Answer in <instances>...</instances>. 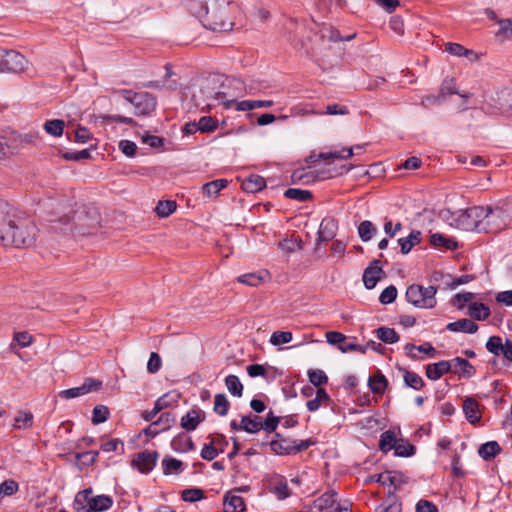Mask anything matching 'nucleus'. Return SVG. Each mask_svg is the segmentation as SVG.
Returning a JSON list of instances; mask_svg holds the SVG:
<instances>
[{"label":"nucleus","instance_id":"1","mask_svg":"<svg viewBox=\"0 0 512 512\" xmlns=\"http://www.w3.org/2000/svg\"><path fill=\"white\" fill-rule=\"evenodd\" d=\"M189 8L207 29L226 32L233 27L230 13L234 6L228 0H190Z\"/></svg>","mask_w":512,"mask_h":512},{"label":"nucleus","instance_id":"2","mask_svg":"<svg viewBox=\"0 0 512 512\" xmlns=\"http://www.w3.org/2000/svg\"><path fill=\"white\" fill-rule=\"evenodd\" d=\"M37 233L38 229L34 221L18 212L1 242L4 246L29 247L34 244Z\"/></svg>","mask_w":512,"mask_h":512},{"label":"nucleus","instance_id":"3","mask_svg":"<svg viewBox=\"0 0 512 512\" xmlns=\"http://www.w3.org/2000/svg\"><path fill=\"white\" fill-rule=\"evenodd\" d=\"M486 215V208L483 206H474L466 210H459L452 215L453 222L451 226L464 231H478L483 232L484 217Z\"/></svg>","mask_w":512,"mask_h":512},{"label":"nucleus","instance_id":"4","mask_svg":"<svg viewBox=\"0 0 512 512\" xmlns=\"http://www.w3.org/2000/svg\"><path fill=\"white\" fill-rule=\"evenodd\" d=\"M437 289L434 286L424 287L422 285L412 284L405 293L406 299L409 303L417 308L431 309L437 304L436 300Z\"/></svg>","mask_w":512,"mask_h":512},{"label":"nucleus","instance_id":"5","mask_svg":"<svg viewBox=\"0 0 512 512\" xmlns=\"http://www.w3.org/2000/svg\"><path fill=\"white\" fill-rule=\"evenodd\" d=\"M117 93L134 106L137 115L150 114L156 108V98L148 92H133L132 90L122 89Z\"/></svg>","mask_w":512,"mask_h":512},{"label":"nucleus","instance_id":"6","mask_svg":"<svg viewBox=\"0 0 512 512\" xmlns=\"http://www.w3.org/2000/svg\"><path fill=\"white\" fill-rule=\"evenodd\" d=\"M75 504L85 503L87 507H82L81 510L83 512H98L108 510L113 501L109 496L106 495H98L92 496V489H84L79 492L74 500Z\"/></svg>","mask_w":512,"mask_h":512},{"label":"nucleus","instance_id":"7","mask_svg":"<svg viewBox=\"0 0 512 512\" xmlns=\"http://www.w3.org/2000/svg\"><path fill=\"white\" fill-rule=\"evenodd\" d=\"M486 215L484 217L483 232L497 233L510 224V217L507 212L500 207H485Z\"/></svg>","mask_w":512,"mask_h":512},{"label":"nucleus","instance_id":"8","mask_svg":"<svg viewBox=\"0 0 512 512\" xmlns=\"http://www.w3.org/2000/svg\"><path fill=\"white\" fill-rule=\"evenodd\" d=\"M3 61L1 63V73L3 72H21L26 68V58L17 51L3 50Z\"/></svg>","mask_w":512,"mask_h":512},{"label":"nucleus","instance_id":"9","mask_svg":"<svg viewBox=\"0 0 512 512\" xmlns=\"http://www.w3.org/2000/svg\"><path fill=\"white\" fill-rule=\"evenodd\" d=\"M486 349L495 356H503L512 362V341L506 339L503 343L500 336H491L486 342Z\"/></svg>","mask_w":512,"mask_h":512},{"label":"nucleus","instance_id":"10","mask_svg":"<svg viewBox=\"0 0 512 512\" xmlns=\"http://www.w3.org/2000/svg\"><path fill=\"white\" fill-rule=\"evenodd\" d=\"M101 382L93 378H88L79 387H73L70 389L62 390L59 392V397L62 399H73L76 397L83 396L89 392L96 391L100 388Z\"/></svg>","mask_w":512,"mask_h":512},{"label":"nucleus","instance_id":"11","mask_svg":"<svg viewBox=\"0 0 512 512\" xmlns=\"http://www.w3.org/2000/svg\"><path fill=\"white\" fill-rule=\"evenodd\" d=\"M158 460L156 451H143L134 456L131 465L136 467L141 473H149L155 467Z\"/></svg>","mask_w":512,"mask_h":512},{"label":"nucleus","instance_id":"12","mask_svg":"<svg viewBox=\"0 0 512 512\" xmlns=\"http://www.w3.org/2000/svg\"><path fill=\"white\" fill-rule=\"evenodd\" d=\"M42 141V137L40 135V132L37 130H30L26 133L17 134V133H11L10 134V142L11 144H17V150L27 146V145H37Z\"/></svg>","mask_w":512,"mask_h":512},{"label":"nucleus","instance_id":"13","mask_svg":"<svg viewBox=\"0 0 512 512\" xmlns=\"http://www.w3.org/2000/svg\"><path fill=\"white\" fill-rule=\"evenodd\" d=\"M383 270L380 266L379 260H373L370 265L364 270L363 282L367 289H372L376 286L380 279Z\"/></svg>","mask_w":512,"mask_h":512},{"label":"nucleus","instance_id":"14","mask_svg":"<svg viewBox=\"0 0 512 512\" xmlns=\"http://www.w3.org/2000/svg\"><path fill=\"white\" fill-rule=\"evenodd\" d=\"M336 230L337 223L333 218L325 217L322 219L318 230V243L332 240L336 235Z\"/></svg>","mask_w":512,"mask_h":512},{"label":"nucleus","instance_id":"15","mask_svg":"<svg viewBox=\"0 0 512 512\" xmlns=\"http://www.w3.org/2000/svg\"><path fill=\"white\" fill-rule=\"evenodd\" d=\"M452 369L450 361H439L437 363L428 364L426 366V377L432 381L440 379L444 374H447Z\"/></svg>","mask_w":512,"mask_h":512},{"label":"nucleus","instance_id":"16","mask_svg":"<svg viewBox=\"0 0 512 512\" xmlns=\"http://www.w3.org/2000/svg\"><path fill=\"white\" fill-rule=\"evenodd\" d=\"M205 418L203 411L192 409L181 418V427L186 431H194Z\"/></svg>","mask_w":512,"mask_h":512},{"label":"nucleus","instance_id":"17","mask_svg":"<svg viewBox=\"0 0 512 512\" xmlns=\"http://www.w3.org/2000/svg\"><path fill=\"white\" fill-rule=\"evenodd\" d=\"M337 493L333 490L328 491L314 500L312 504V511L323 512L334 506L336 503Z\"/></svg>","mask_w":512,"mask_h":512},{"label":"nucleus","instance_id":"18","mask_svg":"<svg viewBox=\"0 0 512 512\" xmlns=\"http://www.w3.org/2000/svg\"><path fill=\"white\" fill-rule=\"evenodd\" d=\"M447 330L451 332H463L467 334H474L478 330V325L470 319L463 318L455 322H451L446 326Z\"/></svg>","mask_w":512,"mask_h":512},{"label":"nucleus","instance_id":"19","mask_svg":"<svg viewBox=\"0 0 512 512\" xmlns=\"http://www.w3.org/2000/svg\"><path fill=\"white\" fill-rule=\"evenodd\" d=\"M463 411L469 423L476 424L480 421L479 403L475 399L466 398L463 402Z\"/></svg>","mask_w":512,"mask_h":512},{"label":"nucleus","instance_id":"20","mask_svg":"<svg viewBox=\"0 0 512 512\" xmlns=\"http://www.w3.org/2000/svg\"><path fill=\"white\" fill-rule=\"evenodd\" d=\"M223 506L224 512H243L245 510L243 498L233 492H228L224 496Z\"/></svg>","mask_w":512,"mask_h":512},{"label":"nucleus","instance_id":"21","mask_svg":"<svg viewBox=\"0 0 512 512\" xmlns=\"http://www.w3.org/2000/svg\"><path fill=\"white\" fill-rule=\"evenodd\" d=\"M266 186L265 179L260 175H250L242 182V189L247 193H256Z\"/></svg>","mask_w":512,"mask_h":512},{"label":"nucleus","instance_id":"22","mask_svg":"<svg viewBox=\"0 0 512 512\" xmlns=\"http://www.w3.org/2000/svg\"><path fill=\"white\" fill-rule=\"evenodd\" d=\"M421 242V232L413 230L407 237L398 239L402 254H408L412 248Z\"/></svg>","mask_w":512,"mask_h":512},{"label":"nucleus","instance_id":"23","mask_svg":"<svg viewBox=\"0 0 512 512\" xmlns=\"http://www.w3.org/2000/svg\"><path fill=\"white\" fill-rule=\"evenodd\" d=\"M218 440L224 441L226 443V439L223 435H216L212 437L209 444H205L201 450V457L207 461H212L219 453L216 445L218 444Z\"/></svg>","mask_w":512,"mask_h":512},{"label":"nucleus","instance_id":"24","mask_svg":"<svg viewBox=\"0 0 512 512\" xmlns=\"http://www.w3.org/2000/svg\"><path fill=\"white\" fill-rule=\"evenodd\" d=\"M368 386L374 394H383L388 386L386 377L378 372L368 379Z\"/></svg>","mask_w":512,"mask_h":512},{"label":"nucleus","instance_id":"25","mask_svg":"<svg viewBox=\"0 0 512 512\" xmlns=\"http://www.w3.org/2000/svg\"><path fill=\"white\" fill-rule=\"evenodd\" d=\"M330 401V397L325 389L318 388L316 391L315 398L307 401L306 407L310 412L317 411L322 404H328Z\"/></svg>","mask_w":512,"mask_h":512},{"label":"nucleus","instance_id":"26","mask_svg":"<svg viewBox=\"0 0 512 512\" xmlns=\"http://www.w3.org/2000/svg\"><path fill=\"white\" fill-rule=\"evenodd\" d=\"M267 276H268V273L266 271H262V272H258V273L253 272V273H247V274L240 275L237 278V281L239 283L255 287V286L260 285L262 282H264L265 278Z\"/></svg>","mask_w":512,"mask_h":512},{"label":"nucleus","instance_id":"27","mask_svg":"<svg viewBox=\"0 0 512 512\" xmlns=\"http://www.w3.org/2000/svg\"><path fill=\"white\" fill-rule=\"evenodd\" d=\"M468 314L475 320H485L490 316V309L483 303H472L468 307Z\"/></svg>","mask_w":512,"mask_h":512},{"label":"nucleus","instance_id":"28","mask_svg":"<svg viewBox=\"0 0 512 512\" xmlns=\"http://www.w3.org/2000/svg\"><path fill=\"white\" fill-rule=\"evenodd\" d=\"M500 451V445L496 441H489L480 446L478 453L484 460H491L499 454Z\"/></svg>","mask_w":512,"mask_h":512},{"label":"nucleus","instance_id":"29","mask_svg":"<svg viewBox=\"0 0 512 512\" xmlns=\"http://www.w3.org/2000/svg\"><path fill=\"white\" fill-rule=\"evenodd\" d=\"M321 38L326 39L328 41L338 42V41H350L355 37V34L349 35L347 37H341L340 33L337 29L332 26H324L321 30Z\"/></svg>","mask_w":512,"mask_h":512},{"label":"nucleus","instance_id":"30","mask_svg":"<svg viewBox=\"0 0 512 512\" xmlns=\"http://www.w3.org/2000/svg\"><path fill=\"white\" fill-rule=\"evenodd\" d=\"M450 363H452V368H454L455 371H461L467 378L472 377L474 374V367L468 360L464 358L456 357L452 359Z\"/></svg>","mask_w":512,"mask_h":512},{"label":"nucleus","instance_id":"31","mask_svg":"<svg viewBox=\"0 0 512 512\" xmlns=\"http://www.w3.org/2000/svg\"><path fill=\"white\" fill-rule=\"evenodd\" d=\"M396 441L397 439L395 433L391 430H387L380 436L379 449L382 452L387 453L394 448Z\"/></svg>","mask_w":512,"mask_h":512},{"label":"nucleus","instance_id":"32","mask_svg":"<svg viewBox=\"0 0 512 512\" xmlns=\"http://www.w3.org/2000/svg\"><path fill=\"white\" fill-rule=\"evenodd\" d=\"M227 185L228 180L226 179L213 180L203 185V192L209 197L216 196L222 189L226 188Z\"/></svg>","mask_w":512,"mask_h":512},{"label":"nucleus","instance_id":"33","mask_svg":"<svg viewBox=\"0 0 512 512\" xmlns=\"http://www.w3.org/2000/svg\"><path fill=\"white\" fill-rule=\"evenodd\" d=\"M64 127L65 123L61 119L48 120L43 125L45 132L54 137H60L63 134Z\"/></svg>","mask_w":512,"mask_h":512},{"label":"nucleus","instance_id":"34","mask_svg":"<svg viewBox=\"0 0 512 512\" xmlns=\"http://www.w3.org/2000/svg\"><path fill=\"white\" fill-rule=\"evenodd\" d=\"M271 450L278 455L292 454V441L287 439L273 440L270 443Z\"/></svg>","mask_w":512,"mask_h":512},{"label":"nucleus","instance_id":"35","mask_svg":"<svg viewBox=\"0 0 512 512\" xmlns=\"http://www.w3.org/2000/svg\"><path fill=\"white\" fill-rule=\"evenodd\" d=\"M284 196L288 199L296 200L299 202H307L312 199V193L309 190L299 188H289L284 192Z\"/></svg>","mask_w":512,"mask_h":512},{"label":"nucleus","instance_id":"36","mask_svg":"<svg viewBox=\"0 0 512 512\" xmlns=\"http://www.w3.org/2000/svg\"><path fill=\"white\" fill-rule=\"evenodd\" d=\"M377 337L387 344H393L399 341L398 333L389 327H380L376 330Z\"/></svg>","mask_w":512,"mask_h":512},{"label":"nucleus","instance_id":"37","mask_svg":"<svg viewBox=\"0 0 512 512\" xmlns=\"http://www.w3.org/2000/svg\"><path fill=\"white\" fill-rule=\"evenodd\" d=\"M239 427L248 433H256L261 430V422L257 416L254 418L243 416L241 418V422L239 423Z\"/></svg>","mask_w":512,"mask_h":512},{"label":"nucleus","instance_id":"38","mask_svg":"<svg viewBox=\"0 0 512 512\" xmlns=\"http://www.w3.org/2000/svg\"><path fill=\"white\" fill-rule=\"evenodd\" d=\"M225 385L228 391L236 397H241L243 393V385L236 375H228L225 378Z\"/></svg>","mask_w":512,"mask_h":512},{"label":"nucleus","instance_id":"39","mask_svg":"<svg viewBox=\"0 0 512 512\" xmlns=\"http://www.w3.org/2000/svg\"><path fill=\"white\" fill-rule=\"evenodd\" d=\"M176 202L173 200L159 201L155 207L157 216L165 218L170 216L176 210Z\"/></svg>","mask_w":512,"mask_h":512},{"label":"nucleus","instance_id":"40","mask_svg":"<svg viewBox=\"0 0 512 512\" xmlns=\"http://www.w3.org/2000/svg\"><path fill=\"white\" fill-rule=\"evenodd\" d=\"M377 229L371 221H362L358 226V234L362 241L367 242L371 240Z\"/></svg>","mask_w":512,"mask_h":512},{"label":"nucleus","instance_id":"41","mask_svg":"<svg viewBox=\"0 0 512 512\" xmlns=\"http://www.w3.org/2000/svg\"><path fill=\"white\" fill-rule=\"evenodd\" d=\"M403 379L405 385L414 390H420L425 385L421 376L412 371H405Z\"/></svg>","mask_w":512,"mask_h":512},{"label":"nucleus","instance_id":"42","mask_svg":"<svg viewBox=\"0 0 512 512\" xmlns=\"http://www.w3.org/2000/svg\"><path fill=\"white\" fill-rule=\"evenodd\" d=\"M164 474L180 473L183 470V463L175 458L167 457L162 461Z\"/></svg>","mask_w":512,"mask_h":512},{"label":"nucleus","instance_id":"43","mask_svg":"<svg viewBox=\"0 0 512 512\" xmlns=\"http://www.w3.org/2000/svg\"><path fill=\"white\" fill-rule=\"evenodd\" d=\"M354 148H344L340 151L323 152L319 154V158L323 160L328 159H348L353 156Z\"/></svg>","mask_w":512,"mask_h":512},{"label":"nucleus","instance_id":"44","mask_svg":"<svg viewBox=\"0 0 512 512\" xmlns=\"http://www.w3.org/2000/svg\"><path fill=\"white\" fill-rule=\"evenodd\" d=\"M229 409V401L227 397L220 393L216 394L214 397V407L213 410L220 416H225Z\"/></svg>","mask_w":512,"mask_h":512},{"label":"nucleus","instance_id":"45","mask_svg":"<svg viewBox=\"0 0 512 512\" xmlns=\"http://www.w3.org/2000/svg\"><path fill=\"white\" fill-rule=\"evenodd\" d=\"M308 378L312 385L321 388L322 385L328 382V377L324 371L320 369H311L308 371Z\"/></svg>","mask_w":512,"mask_h":512},{"label":"nucleus","instance_id":"46","mask_svg":"<svg viewBox=\"0 0 512 512\" xmlns=\"http://www.w3.org/2000/svg\"><path fill=\"white\" fill-rule=\"evenodd\" d=\"M499 30L496 33V36L501 40H506L512 37V19H501L498 20Z\"/></svg>","mask_w":512,"mask_h":512},{"label":"nucleus","instance_id":"47","mask_svg":"<svg viewBox=\"0 0 512 512\" xmlns=\"http://www.w3.org/2000/svg\"><path fill=\"white\" fill-rule=\"evenodd\" d=\"M172 447L176 451H183V452L194 450V448H195L192 439L190 437H185V436L184 437L180 436V437L174 438L172 441Z\"/></svg>","mask_w":512,"mask_h":512},{"label":"nucleus","instance_id":"48","mask_svg":"<svg viewBox=\"0 0 512 512\" xmlns=\"http://www.w3.org/2000/svg\"><path fill=\"white\" fill-rule=\"evenodd\" d=\"M197 125L200 132L209 133L217 128L218 121L211 116H203L199 119Z\"/></svg>","mask_w":512,"mask_h":512},{"label":"nucleus","instance_id":"49","mask_svg":"<svg viewBox=\"0 0 512 512\" xmlns=\"http://www.w3.org/2000/svg\"><path fill=\"white\" fill-rule=\"evenodd\" d=\"M293 335L290 331H275L270 337V343L274 346L291 342Z\"/></svg>","mask_w":512,"mask_h":512},{"label":"nucleus","instance_id":"50","mask_svg":"<svg viewBox=\"0 0 512 512\" xmlns=\"http://www.w3.org/2000/svg\"><path fill=\"white\" fill-rule=\"evenodd\" d=\"M101 450L104 452H107V453H109V452L123 453L124 452V443L117 438L109 439V440L102 442Z\"/></svg>","mask_w":512,"mask_h":512},{"label":"nucleus","instance_id":"51","mask_svg":"<svg viewBox=\"0 0 512 512\" xmlns=\"http://www.w3.org/2000/svg\"><path fill=\"white\" fill-rule=\"evenodd\" d=\"M109 417V409L104 405H97L92 412V423L98 425L105 422Z\"/></svg>","mask_w":512,"mask_h":512},{"label":"nucleus","instance_id":"52","mask_svg":"<svg viewBox=\"0 0 512 512\" xmlns=\"http://www.w3.org/2000/svg\"><path fill=\"white\" fill-rule=\"evenodd\" d=\"M33 415L27 411H20L15 417L14 427L17 429H23L31 426Z\"/></svg>","mask_w":512,"mask_h":512},{"label":"nucleus","instance_id":"53","mask_svg":"<svg viewBox=\"0 0 512 512\" xmlns=\"http://www.w3.org/2000/svg\"><path fill=\"white\" fill-rule=\"evenodd\" d=\"M322 112H317L313 109L312 104L296 105L291 108L292 116H306V115H322Z\"/></svg>","mask_w":512,"mask_h":512},{"label":"nucleus","instance_id":"54","mask_svg":"<svg viewBox=\"0 0 512 512\" xmlns=\"http://www.w3.org/2000/svg\"><path fill=\"white\" fill-rule=\"evenodd\" d=\"M397 297V289L394 285L386 287L379 296L381 304L387 305L395 301Z\"/></svg>","mask_w":512,"mask_h":512},{"label":"nucleus","instance_id":"55","mask_svg":"<svg viewBox=\"0 0 512 512\" xmlns=\"http://www.w3.org/2000/svg\"><path fill=\"white\" fill-rule=\"evenodd\" d=\"M17 146V144H11L10 136L7 138L0 135V158L13 154L17 151Z\"/></svg>","mask_w":512,"mask_h":512},{"label":"nucleus","instance_id":"56","mask_svg":"<svg viewBox=\"0 0 512 512\" xmlns=\"http://www.w3.org/2000/svg\"><path fill=\"white\" fill-rule=\"evenodd\" d=\"M396 456L409 457L415 453V447L408 442L397 443L394 446Z\"/></svg>","mask_w":512,"mask_h":512},{"label":"nucleus","instance_id":"57","mask_svg":"<svg viewBox=\"0 0 512 512\" xmlns=\"http://www.w3.org/2000/svg\"><path fill=\"white\" fill-rule=\"evenodd\" d=\"M18 483L14 480H6L0 484V497L11 496L18 491Z\"/></svg>","mask_w":512,"mask_h":512},{"label":"nucleus","instance_id":"58","mask_svg":"<svg viewBox=\"0 0 512 512\" xmlns=\"http://www.w3.org/2000/svg\"><path fill=\"white\" fill-rule=\"evenodd\" d=\"M204 497V492L201 489L193 488L186 489L182 492V499L186 502H195Z\"/></svg>","mask_w":512,"mask_h":512},{"label":"nucleus","instance_id":"59","mask_svg":"<svg viewBox=\"0 0 512 512\" xmlns=\"http://www.w3.org/2000/svg\"><path fill=\"white\" fill-rule=\"evenodd\" d=\"M175 415L171 412H164L160 415L157 421L153 422V425L162 424V431L167 430L171 427V425L175 422Z\"/></svg>","mask_w":512,"mask_h":512},{"label":"nucleus","instance_id":"60","mask_svg":"<svg viewBox=\"0 0 512 512\" xmlns=\"http://www.w3.org/2000/svg\"><path fill=\"white\" fill-rule=\"evenodd\" d=\"M91 157L90 151L88 149H84L76 152H65L63 154V158L68 161H80L84 159H89Z\"/></svg>","mask_w":512,"mask_h":512},{"label":"nucleus","instance_id":"61","mask_svg":"<svg viewBox=\"0 0 512 512\" xmlns=\"http://www.w3.org/2000/svg\"><path fill=\"white\" fill-rule=\"evenodd\" d=\"M13 340L17 343L18 346L25 348L32 344L33 337L28 332L23 331L15 333Z\"/></svg>","mask_w":512,"mask_h":512},{"label":"nucleus","instance_id":"62","mask_svg":"<svg viewBox=\"0 0 512 512\" xmlns=\"http://www.w3.org/2000/svg\"><path fill=\"white\" fill-rule=\"evenodd\" d=\"M161 364L160 356L156 352H152L147 363V370L152 374L157 373L161 368Z\"/></svg>","mask_w":512,"mask_h":512},{"label":"nucleus","instance_id":"63","mask_svg":"<svg viewBox=\"0 0 512 512\" xmlns=\"http://www.w3.org/2000/svg\"><path fill=\"white\" fill-rule=\"evenodd\" d=\"M278 424L279 418L273 416L272 412H270L265 421L261 423V429L265 430L268 433H271L276 430Z\"/></svg>","mask_w":512,"mask_h":512},{"label":"nucleus","instance_id":"64","mask_svg":"<svg viewBox=\"0 0 512 512\" xmlns=\"http://www.w3.org/2000/svg\"><path fill=\"white\" fill-rule=\"evenodd\" d=\"M416 512H438V508L430 501L420 500L416 505Z\"/></svg>","mask_w":512,"mask_h":512}]
</instances>
